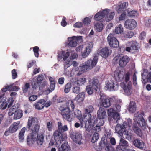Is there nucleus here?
Returning a JSON list of instances; mask_svg holds the SVG:
<instances>
[{
  "instance_id": "obj_58",
  "label": "nucleus",
  "mask_w": 151,
  "mask_h": 151,
  "mask_svg": "<svg viewBox=\"0 0 151 151\" xmlns=\"http://www.w3.org/2000/svg\"><path fill=\"white\" fill-rule=\"evenodd\" d=\"M72 91L73 93L78 94L80 91V88L79 86H74L72 88Z\"/></svg>"
},
{
  "instance_id": "obj_2",
  "label": "nucleus",
  "mask_w": 151,
  "mask_h": 151,
  "mask_svg": "<svg viewBox=\"0 0 151 151\" xmlns=\"http://www.w3.org/2000/svg\"><path fill=\"white\" fill-rule=\"evenodd\" d=\"M98 60V57L95 56L93 60L89 59L84 63L82 65H80L77 67L76 69V70L78 72L77 73V75L78 76H80L85 72L86 70L93 68L96 65Z\"/></svg>"
},
{
  "instance_id": "obj_53",
  "label": "nucleus",
  "mask_w": 151,
  "mask_h": 151,
  "mask_svg": "<svg viewBox=\"0 0 151 151\" xmlns=\"http://www.w3.org/2000/svg\"><path fill=\"white\" fill-rule=\"evenodd\" d=\"M86 81V79L85 78H81L77 81V85L79 86H81L83 85Z\"/></svg>"
},
{
  "instance_id": "obj_32",
  "label": "nucleus",
  "mask_w": 151,
  "mask_h": 151,
  "mask_svg": "<svg viewBox=\"0 0 151 151\" xmlns=\"http://www.w3.org/2000/svg\"><path fill=\"white\" fill-rule=\"evenodd\" d=\"M85 98V93L84 92H82L79 93L74 99L76 100L78 103L83 102Z\"/></svg>"
},
{
  "instance_id": "obj_42",
  "label": "nucleus",
  "mask_w": 151,
  "mask_h": 151,
  "mask_svg": "<svg viewBox=\"0 0 151 151\" xmlns=\"http://www.w3.org/2000/svg\"><path fill=\"white\" fill-rule=\"evenodd\" d=\"M84 109V111L85 114H90L93 112L94 108L92 105H90L86 107Z\"/></svg>"
},
{
  "instance_id": "obj_59",
  "label": "nucleus",
  "mask_w": 151,
  "mask_h": 151,
  "mask_svg": "<svg viewBox=\"0 0 151 151\" xmlns=\"http://www.w3.org/2000/svg\"><path fill=\"white\" fill-rule=\"evenodd\" d=\"M12 77L13 79H15L17 77V74L16 72V70L14 69L12 71Z\"/></svg>"
},
{
  "instance_id": "obj_34",
  "label": "nucleus",
  "mask_w": 151,
  "mask_h": 151,
  "mask_svg": "<svg viewBox=\"0 0 151 151\" xmlns=\"http://www.w3.org/2000/svg\"><path fill=\"white\" fill-rule=\"evenodd\" d=\"M58 130L61 133L67 131L68 129L67 125H64L63 126L62 123L60 122H58Z\"/></svg>"
},
{
  "instance_id": "obj_17",
  "label": "nucleus",
  "mask_w": 151,
  "mask_h": 151,
  "mask_svg": "<svg viewBox=\"0 0 151 151\" xmlns=\"http://www.w3.org/2000/svg\"><path fill=\"white\" fill-rule=\"evenodd\" d=\"M119 87L118 83L116 82L115 83L113 81H108L106 82L105 87L110 91L117 90Z\"/></svg>"
},
{
  "instance_id": "obj_37",
  "label": "nucleus",
  "mask_w": 151,
  "mask_h": 151,
  "mask_svg": "<svg viewBox=\"0 0 151 151\" xmlns=\"http://www.w3.org/2000/svg\"><path fill=\"white\" fill-rule=\"evenodd\" d=\"M128 6V2H124L119 5L117 11L118 13H120L122 12H124Z\"/></svg>"
},
{
  "instance_id": "obj_24",
  "label": "nucleus",
  "mask_w": 151,
  "mask_h": 151,
  "mask_svg": "<svg viewBox=\"0 0 151 151\" xmlns=\"http://www.w3.org/2000/svg\"><path fill=\"white\" fill-rule=\"evenodd\" d=\"M20 123V121L14 122L10 126L9 128L11 130V133H14L17 131L19 128Z\"/></svg>"
},
{
  "instance_id": "obj_25",
  "label": "nucleus",
  "mask_w": 151,
  "mask_h": 151,
  "mask_svg": "<svg viewBox=\"0 0 151 151\" xmlns=\"http://www.w3.org/2000/svg\"><path fill=\"white\" fill-rule=\"evenodd\" d=\"M36 136L30 134L27 139V144L29 146L32 145L36 141Z\"/></svg>"
},
{
  "instance_id": "obj_28",
  "label": "nucleus",
  "mask_w": 151,
  "mask_h": 151,
  "mask_svg": "<svg viewBox=\"0 0 151 151\" xmlns=\"http://www.w3.org/2000/svg\"><path fill=\"white\" fill-rule=\"evenodd\" d=\"M74 114L75 117L79 120L81 123L83 121L84 118L87 117V116L86 115H83L82 116L81 111L79 110H76L74 111Z\"/></svg>"
},
{
  "instance_id": "obj_39",
  "label": "nucleus",
  "mask_w": 151,
  "mask_h": 151,
  "mask_svg": "<svg viewBox=\"0 0 151 151\" xmlns=\"http://www.w3.org/2000/svg\"><path fill=\"white\" fill-rule=\"evenodd\" d=\"M94 27L96 31L100 32L103 27V25L101 22H96L94 25Z\"/></svg>"
},
{
  "instance_id": "obj_60",
  "label": "nucleus",
  "mask_w": 151,
  "mask_h": 151,
  "mask_svg": "<svg viewBox=\"0 0 151 151\" xmlns=\"http://www.w3.org/2000/svg\"><path fill=\"white\" fill-rule=\"evenodd\" d=\"M47 127L48 131H51L52 130V123L51 121L47 122L46 124Z\"/></svg>"
},
{
  "instance_id": "obj_15",
  "label": "nucleus",
  "mask_w": 151,
  "mask_h": 151,
  "mask_svg": "<svg viewBox=\"0 0 151 151\" xmlns=\"http://www.w3.org/2000/svg\"><path fill=\"white\" fill-rule=\"evenodd\" d=\"M70 137L73 141L79 145L82 143L81 141L82 139V136L79 132H73L70 134Z\"/></svg>"
},
{
  "instance_id": "obj_29",
  "label": "nucleus",
  "mask_w": 151,
  "mask_h": 151,
  "mask_svg": "<svg viewBox=\"0 0 151 151\" xmlns=\"http://www.w3.org/2000/svg\"><path fill=\"white\" fill-rule=\"evenodd\" d=\"M7 104L6 98L0 96V109H4L6 108Z\"/></svg>"
},
{
  "instance_id": "obj_63",
  "label": "nucleus",
  "mask_w": 151,
  "mask_h": 151,
  "mask_svg": "<svg viewBox=\"0 0 151 151\" xmlns=\"http://www.w3.org/2000/svg\"><path fill=\"white\" fill-rule=\"evenodd\" d=\"M10 87L9 86L7 85L1 89V91L3 93L6 92L7 91H10Z\"/></svg>"
},
{
  "instance_id": "obj_49",
  "label": "nucleus",
  "mask_w": 151,
  "mask_h": 151,
  "mask_svg": "<svg viewBox=\"0 0 151 151\" xmlns=\"http://www.w3.org/2000/svg\"><path fill=\"white\" fill-rule=\"evenodd\" d=\"M128 16L132 17H137L138 15L137 12L135 10H133L128 13Z\"/></svg>"
},
{
  "instance_id": "obj_30",
  "label": "nucleus",
  "mask_w": 151,
  "mask_h": 151,
  "mask_svg": "<svg viewBox=\"0 0 151 151\" xmlns=\"http://www.w3.org/2000/svg\"><path fill=\"white\" fill-rule=\"evenodd\" d=\"M47 83L46 81H44L42 84L40 85L39 87V90H42L43 92L46 91L47 93H50V90L48 89V86L47 85Z\"/></svg>"
},
{
  "instance_id": "obj_56",
  "label": "nucleus",
  "mask_w": 151,
  "mask_h": 151,
  "mask_svg": "<svg viewBox=\"0 0 151 151\" xmlns=\"http://www.w3.org/2000/svg\"><path fill=\"white\" fill-rule=\"evenodd\" d=\"M10 89V91H17L19 89V87L16 86H13L11 84L9 85Z\"/></svg>"
},
{
  "instance_id": "obj_45",
  "label": "nucleus",
  "mask_w": 151,
  "mask_h": 151,
  "mask_svg": "<svg viewBox=\"0 0 151 151\" xmlns=\"http://www.w3.org/2000/svg\"><path fill=\"white\" fill-rule=\"evenodd\" d=\"M93 89L92 86L90 85L87 86L86 89L87 93L89 95H91L93 94Z\"/></svg>"
},
{
  "instance_id": "obj_18",
  "label": "nucleus",
  "mask_w": 151,
  "mask_h": 151,
  "mask_svg": "<svg viewBox=\"0 0 151 151\" xmlns=\"http://www.w3.org/2000/svg\"><path fill=\"white\" fill-rule=\"evenodd\" d=\"M111 50L108 47L102 48L99 52V55L105 59H106L108 56L111 55Z\"/></svg>"
},
{
  "instance_id": "obj_1",
  "label": "nucleus",
  "mask_w": 151,
  "mask_h": 151,
  "mask_svg": "<svg viewBox=\"0 0 151 151\" xmlns=\"http://www.w3.org/2000/svg\"><path fill=\"white\" fill-rule=\"evenodd\" d=\"M146 123L144 119L141 115H139L136 118L134 122L133 123L132 128L134 132L139 137H142V133L140 127L143 129H145L146 127Z\"/></svg>"
},
{
  "instance_id": "obj_48",
  "label": "nucleus",
  "mask_w": 151,
  "mask_h": 151,
  "mask_svg": "<svg viewBox=\"0 0 151 151\" xmlns=\"http://www.w3.org/2000/svg\"><path fill=\"white\" fill-rule=\"evenodd\" d=\"M125 136L126 138L129 141L132 140V134L130 132H129L127 130H126L124 133L123 134Z\"/></svg>"
},
{
  "instance_id": "obj_40",
  "label": "nucleus",
  "mask_w": 151,
  "mask_h": 151,
  "mask_svg": "<svg viewBox=\"0 0 151 151\" xmlns=\"http://www.w3.org/2000/svg\"><path fill=\"white\" fill-rule=\"evenodd\" d=\"M136 110V103L133 101L130 102L129 105V111L132 113L135 112Z\"/></svg>"
},
{
  "instance_id": "obj_44",
  "label": "nucleus",
  "mask_w": 151,
  "mask_h": 151,
  "mask_svg": "<svg viewBox=\"0 0 151 151\" xmlns=\"http://www.w3.org/2000/svg\"><path fill=\"white\" fill-rule=\"evenodd\" d=\"M132 121L129 118L128 119L127 121H125L123 122V125L125 126V127L128 128V129H129L132 125Z\"/></svg>"
},
{
  "instance_id": "obj_23",
  "label": "nucleus",
  "mask_w": 151,
  "mask_h": 151,
  "mask_svg": "<svg viewBox=\"0 0 151 151\" xmlns=\"http://www.w3.org/2000/svg\"><path fill=\"white\" fill-rule=\"evenodd\" d=\"M133 144L136 147L139 149H143L144 146V142L138 139H136L134 140Z\"/></svg>"
},
{
  "instance_id": "obj_13",
  "label": "nucleus",
  "mask_w": 151,
  "mask_h": 151,
  "mask_svg": "<svg viewBox=\"0 0 151 151\" xmlns=\"http://www.w3.org/2000/svg\"><path fill=\"white\" fill-rule=\"evenodd\" d=\"M120 86L123 89L126 95L129 96L132 93V89L131 81H129L127 84L124 82H122L120 83Z\"/></svg>"
},
{
  "instance_id": "obj_55",
  "label": "nucleus",
  "mask_w": 151,
  "mask_h": 151,
  "mask_svg": "<svg viewBox=\"0 0 151 151\" xmlns=\"http://www.w3.org/2000/svg\"><path fill=\"white\" fill-rule=\"evenodd\" d=\"M101 126L99 125H96L95 127L93 126V129L91 130V132H99L101 130Z\"/></svg>"
},
{
  "instance_id": "obj_11",
  "label": "nucleus",
  "mask_w": 151,
  "mask_h": 151,
  "mask_svg": "<svg viewBox=\"0 0 151 151\" xmlns=\"http://www.w3.org/2000/svg\"><path fill=\"white\" fill-rule=\"evenodd\" d=\"M70 109L67 107L63 109L61 112L63 118L69 122H71L73 119V116L70 114Z\"/></svg>"
},
{
  "instance_id": "obj_8",
  "label": "nucleus",
  "mask_w": 151,
  "mask_h": 151,
  "mask_svg": "<svg viewBox=\"0 0 151 151\" xmlns=\"http://www.w3.org/2000/svg\"><path fill=\"white\" fill-rule=\"evenodd\" d=\"M115 61H118V64L121 67H124L129 61L130 58L127 55L120 56L119 57H115L114 59Z\"/></svg>"
},
{
  "instance_id": "obj_35",
  "label": "nucleus",
  "mask_w": 151,
  "mask_h": 151,
  "mask_svg": "<svg viewBox=\"0 0 151 151\" xmlns=\"http://www.w3.org/2000/svg\"><path fill=\"white\" fill-rule=\"evenodd\" d=\"M128 146V142L124 139L122 138H121L120 140L119 145L117 146L116 147V150L117 151L118 147H123V149L121 148V149L122 150H123L124 151V150H126V149L124 147L127 146Z\"/></svg>"
},
{
  "instance_id": "obj_12",
  "label": "nucleus",
  "mask_w": 151,
  "mask_h": 151,
  "mask_svg": "<svg viewBox=\"0 0 151 151\" xmlns=\"http://www.w3.org/2000/svg\"><path fill=\"white\" fill-rule=\"evenodd\" d=\"M107 40L110 47L117 48L119 47V41L112 34L110 33L108 35Z\"/></svg>"
},
{
  "instance_id": "obj_47",
  "label": "nucleus",
  "mask_w": 151,
  "mask_h": 151,
  "mask_svg": "<svg viewBox=\"0 0 151 151\" xmlns=\"http://www.w3.org/2000/svg\"><path fill=\"white\" fill-rule=\"evenodd\" d=\"M114 15L115 14L114 12H112L110 13L108 16H107V14L106 16V17H105L106 21V22H109L112 20Z\"/></svg>"
},
{
  "instance_id": "obj_50",
  "label": "nucleus",
  "mask_w": 151,
  "mask_h": 151,
  "mask_svg": "<svg viewBox=\"0 0 151 151\" xmlns=\"http://www.w3.org/2000/svg\"><path fill=\"white\" fill-rule=\"evenodd\" d=\"M99 135L97 132H95L93 135L91 139V142L93 143H94L99 139Z\"/></svg>"
},
{
  "instance_id": "obj_20",
  "label": "nucleus",
  "mask_w": 151,
  "mask_h": 151,
  "mask_svg": "<svg viewBox=\"0 0 151 151\" xmlns=\"http://www.w3.org/2000/svg\"><path fill=\"white\" fill-rule=\"evenodd\" d=\"M114 99L110 98H103L101 100L103 106L105 108H108L111 105H114Z\"/></svg>"
},
{
  "instance_id": "obj_9",
  "label": "nucleus",
  "mask_w": 151,
  "mask_h": 151,
  "mask_svg": "<svg viewBox=\"0 0 151 151\" xmlns=\"http://www.w3.org/2000/svg\"><path fill=\"white\" fill-rule=\"evenodd\" d=\"M139 44L136 41H129L127 44V47L125 48L126 51L131 52V51L136 50L139 48Z\"/></svg>"
},
{
  "instance_id": "obj_16",
  "label": "nucleus",
  "mask_w": 151,
  "mask_h": 151,
  "mask_svg": "<svg viewBox=\"0 0 151 151\" xmlns=\"http://www.w3.org/2000/svg\"><path fill=\"white\" fill-rule=\"evenodd\" d=\"M53 135L55 141V145H58L60 144L64 140V139L63 137L62 133L58 130L55 131Z\"/></svg>"
},
{
  "instance_id": "obj_4",
  "label": "nucleus",
  "mask_w": 151,
  "mask_h": 151,
  "mask_svg": "<svg viewBox=\"0 0 151 151\" xmlns=\"http://www.w3.org/2000/svg\"><path fill=\"white\" fill-rule=\"evenodd\" d=\"M113 105L112 108L109 109L107 110L108 116V119L111 117V118L113 119L117 123L118 120L120 119V116L118 112H119L121 110V106L118 104H115Z\"/></svg>"
},
{
  "instance_id": "obj_10",
  "label": "nucleus",
  "mask_w": 151,
  "mask_h": 151,
  "mask_svg": "<svg viewBox=\"0 0 151 151\" xmlns=\"http://www.w3.org/2000/svg\"><path fill=\"white\" fill-rule=\"evenodd\" d=\"M82 36H74L68 38V47H75L77 46V42L82 40Z\"/></svg>"
},
{
  "instance_id": "obj_6",
  "label": "nucleus",
  "mask_w": 151,
  "mask_h": 151,
  "mask_svg": "<svg viewBox=\"0 0 151 151\" xmlns=\"http://www.w3.org/2000/svg\"><path fill=\"white\" fill-rule=\"evenodd\" d=\"M95 119L94 117H91L87 119V117L84 118L83 121L81 122V127H82L85 126L86 131L90 132L93 129L95 126Z\"/></svg>"
},
{
  "instance_id": "obj_33",
  "label": "nucleus",
  "mask_w": 151,
  "mask_h": 151,
  "mask_svg": "<svg viewBox=\"0 0 151 151\" xmlns=\"http://www.w3.org/2000/svg\"><path fill=\"white\" fill-rule=\"evenodd\" d=\"M37 138H36V141L37 145H42L44 141V136L42 133L37 134Z\"/></svg>"
},
{
  "instance_id": "obj_19",
  "label": "nucleus",
  "mask_w": 151,
  "mask_h": 151,
  "mask_svg": "<svg viewBox=\"0 0 151 151\" xmlns=\"http://www.w3.org/2000/svg\"><path fill=\"white\" fill-rule=\"evenodd\" d=\"M109 12V10H104L101 12H99L97 13L94 16V19L96 21H99L103 18L106 17V16L108 14Z\"/></svg>"
},
{
  "instance_id": "obj_61",
  "label": "nucleus",
  "mask_w": 151,
  "mask_h": 151,
  "mask_svg": "<svg viewBox=\"0 0 151 151\" xmlns=\"http://www.w3.org/2000/svg\"><path fill=\"white\" fill-rule=\"evenodd\" d=\"M71 62L70 60H67L65 62L64 64V69L65 70L69 67L71 65Z\"/></svg>"
},
{
  "instance_id": "obj_3",
  "label": "nucleus",
  "mask_w": 151,
  "mask_h": 151,
  "mask_svg": "<svg viewBox=\"0 0 151 151\" xmlns=\"http://www.w3.org/2000/svg\"><path fill=\"white\" fill-rule=\"evenodd\" d=\"M40 128V124L38 121L35 117H29V118L27 124L26 126L27 130H30V134L36 136Z\"/></svg>"
},
{
  "instance_id": "obj_41",
  "label": "nucleus",
  "mask_w": 151,
  "mask_h": 151,
  "mask_svg": "<svg viewBox=\"0 0 151 151\" xmlns=\"http://www.w3.org/2000/svg\"><path fill=\"white\" fill-rule=\"evenodd\" d=\"M123 36L125 38H131L134 36V32L133 31H129L124 32L123 34Z\"/></svg>"
},
{
  "instance_id": "obj_57",
  "label": "nucleus",
  "mask_w": 151,
  "mask_h": 151,
  "mask_svg": "<svg viewBox=\"0 0 151 151\" xmlns=\"http://www.w3.org/2000/svg\"><path fill=\"white\" fill-rule=\"evenodd\" d=\"M91 22V20L88 17L85 18L83 22V24L85 25H88Z\"/></svg>"
},
{
  "instance_id": "obj_7",
  "label": "nucleus",
  "mask_w": 151,
  "mask_h": 151,
  "mask_svg": "<svg viewBox=\"0 0 151 151\" xmlns=\"http://www.w3.org/2000/svg\"><path fill=\"white\" fill-rule=\"evenodd\" d=\"M12 106V108L9 109L8 112V115L10 116H12L14 114L13 119L17 120L21 118L23 116V113L22 111L21 110H16V108H15Z\"/></svg>"
},
{
  "instance_id": "obj_43",
  "label": "nucleus",
  "mask_w": 151,
  "mask_h": 151,
  "mask_svg": "<svg viewBox=\"0 0 151 151\" xmlns=\"http://www.w3.org/2000/svg\"><path fill=\"white\" fill-rule=\"evenodd\" d=\"M123 28L122 25L119 24L116 27L115 29V32L116 34H121L123 32Z\"/></svg>"
},
{
  "instance_id": "obj_36",
  "label": "nucleus",
  "mask_w": 151,
  "mask_h": 151,
  "mask_svg": "<svg viewBox=\"0 0 151 151\" xmlns=\"http://www.w3.org/2000/svg\"><path fill=\"white\" fill-rule=\"evenodd\" d=\"M58 147V151H69L70 150V147L67 142H64L60 147Z\"/></svg>"
},
{
  "instance_id": "obj_14",
  "label": "nucleus",
  "mask_w": 151,
  "mask_h": 151,
  "mask_svg": "<svg viewBox=\"0 0 151 151\" xmlns=\"http://www.w3.org/2000/svg\"><path fill=\"white\" fill-rule=\"evenodd\" d=\"M137 23L133 19H130L127 20L124 24V27L130 30L134 29L137 26Z\"/></svg>"
},
{
  "instance_id": "obj_38",
  "label": "nucleus",
  "mask_w": 151,
  "mask_h": 151,
  "mask_svg": "<svg viewBox=\"0 0 151 151\" xmlns=\"http://www.w3.org/2000/svg\"><path fill=\"white\" fill-rule=\"evenodd\" d=\"M26 128L24 127L22 128L19 133L18 137L20 142L22 141L24 139V133Z\"/></svg>"
},
{
  "instance_id": "obj_62",
  "label": "nucleus",
  "mask_w": 151,
  "mask_h": 151,
  "mask_svg": "<svg viewBox=\"0 0 151 151\" xmlns=\"http://www.w3.org/2000/svg\"><path fill=\"white\" fill-rule=\"evenodd\" d=\"M137 76L134 73L133 75V84L134 86H136L137 84Z\"/></svg>"
},
{
  "instance_id": "obj_52",
  "label": "nucleus",
  "mask_w": 151,
  "mask_h": 151,
  "mask_svg": "<svg viewBox=\"0 0 151 151\" xmlns=\"http://www.w3.org/2000/svg\"><path fill=\"white\" fill-rule=\"evenodd\" d=\"M33 51L34 53V54L35 57H38L39 56V49L38 47L35 46L33 48Z\"/></svg>"
},
{
  "instance_id": "obj_31",
  "label": "nucleus",
  "mask_w": 151,
  "mask_h": 151,
  "mask_svg": "<svg viewBox=\"0 0 151 151\" xmlns=\"http://www.w3.org/2000/svg\"><path fill=\"white\" fill-rule=\"evenodd\" d=\"M92 80L91 86L96 91L98 90H99V80L97 78H93L92 79Z\"/></svg>"
},
{
  "instance_id": "obj_22",
  "label": "nucleus",
  "mask_w": 151,
  "mask_h": 151,
  "mask_svg": "<svg viewBox=\"0 0 151 151\" xmlns=\"http://www.w3.org/2000/svg\"><path fill=\"white\" fill-rule=\"evenodd\" d=\"M126 128L123 124H117L115 127L116 132L120 136H123L126 131Z\"/></svg>"
},
{
  "instance_id": "obj_26",
  "label": "nucleus",
  "mask_w": 151,
  "mask_h": 151,
  "mask_svg": "<svg viewBox=\"0 0 151 151\" xmlns=\"http://www.w3.org/2000/svg\"><path fill=\"white\" fill-rule=\"evenodd\" d=\"M114 76L116 80L117 81H121L124 79V75L120 71L115 72Z\"/></svg>"
},
{
  "instance_id": "obj_5",
  "label": "nucleus",
  "mask_w": 151,
  "mask_h": 151,
  "mask_svg": "<svg viewBox=\"0 0 151 151\" xmlns=\"http://www.w3.org/2000/svg\"><path fill=\"white\" fill-rule=\"evenodd\" d=\"M106 112L104 108H100L97 112V117L95 120L96 125L102 126L106 120Z\"/></svg>"
},
{
  "instance_id": "obj_46",
  "label": "nucleus",
  "mask_w": 151,
  "mask_h": 151,
  "mask_svg": "<svg viewBox=\"0 0 151 151\" xmlns=\"http://www.w3.org/2000/svg\"><path fill=\"white\" fill-rule=\"evenodd\" d=\"M30 88V85L28 83H26L25 84L22 86V90L24 93H25L27 92L28 89Z\"/></svg>"
},
{
  "instance_id": "obj_27",
  "label": "nucleus",
  "mask_w": 151,
  "mask_h": 151,
  "mask_svg": "<svg viewBox=\"0 0 151 151\" xmlns=\"http://www.w3.org/2000/svg\"><path fill=\"white\" fill-rule=\"evenodd\" d=\"M45 101L44 99H40L39 101L34 104L35 108L38 110H40L44 108Z\"/></svg>"
},
{
  "instance_id": "obj_64",
  "label": "nucleus",
  "mask_w": 151,
  "mask_h": 151,
  "mask_svg": "<svg viewBox=\"0 0 151 151\" xmlns=\"http://www.w3.org/2000/svg\"><path fill=\"white\" fill-rule=\"evenodd\" d=\"M66 18L64 16L63 18L62 21L61 22V24L63 27L65 26L67 24V23L66 21Z\"/></svg>"
},
{
  "instance_id": "obj_51",
  "label": "nucleus",
  "mask_w": 151,
  "mask_h": 151,
  "mask_svg": "<svg viewBox=\"0 0 151 151\" xmlns=\"http://www.w3.org/2000/svg\"><path fill=\"white\" fill-rule=\"evenodd\" d=\"M71 84L70 83H67L65 86L64 92L66 93H67L69 92L71 87Z\"/></svg>"
},
{
  "instance_id": "obj_21",
  "label": "nucleus",
  "mask_w": 151,
  "mask_h": 151,
  "mask_svg": "<svg viewBox=\"0 0 151 151\" xmlns=\"http://www.w3.org/2000/svg\"><path fill=\"white\" fill-rule=\"evenodd\" d=\"M93 43L91 42L88 44V45L85 48L84 52L82 53L81 55L83 58L87 57L92 50L93 46Z\"/></svg>"
},
{
  "instance_id": "obj_54",
  "label": "nucleus",
  "mask_w": 151,
  "mask_h": 151,
  "mask_svg": "<svg viewBox=\"0 0 151 151\" xmlns=\"http://www.w3.org/2000/svg\"><path fill=\"white\" fill-rule=\"evenodd\" d=\"M130 75V72H127L124 75V81L125 82L127 83L129 81Z\"/></svg>"
}]
</instances>
